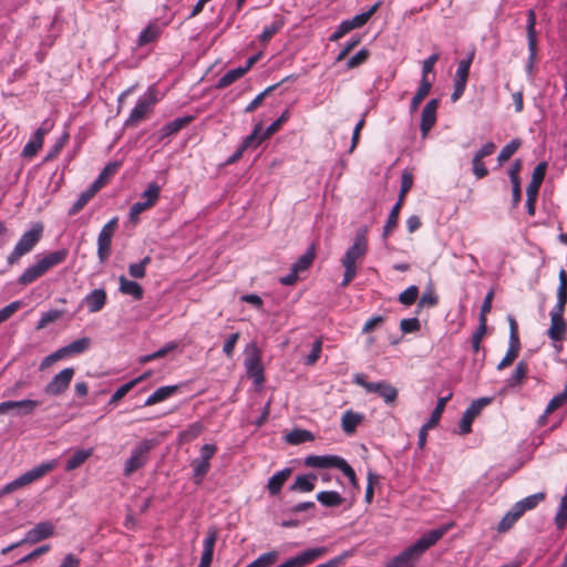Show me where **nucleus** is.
I'll use <instances>...</instances> for the list:
<instances>
[{"label":"nucleus","instance_id":"aec40b11","mask_svg":"<svg viewBox=\"0 0 567 567\" xmlns=\"http://www.w3.org/2000/svg\"><path fill=\"white\" fill-rule=\"evenodd\" d=\"M69 255L66 249H59L52 252L47 254L37 262L40 266L42 272L45 275L52 268L63 264Z\"/></svg>","mask_w":567,"mask_h":567},{"label":"nucleus","instance_id":"09e8293b","mask_svg":"<svg viewBox=\"0 0 567 567\" xmlns=\"http://www.w3.org/2000/svg\"><path fill=\"white\" fill-rule=\"evenodd\" d=\"M159 28L156 24H148L138 35L137 44L144 47L154 42L159 37Z\"/></svg>","mask_w":567,"mask_h":567},{"label":"nucleus","instance_id":"49530a36","mask_svg":"<svg viewBox=\"0 0 567 567\" xmlns=\"http://www.w3.org/2000/svg\"><path fill=\"white\" fill-rule=\"evenodd\" d=\"M247 372L254 378L256 383L264 382V371L258 357H251L246 361Z\"/></svg>","mask_w":567,"mask_h":567},{"label":"nucleus","instance_id":"e433bc0d","mask_svg":"<svg viewBox=\"0 0 567 567\" xmlns=\"http://www.w3.org/2000/svg\"><path fill=\"white\" fill-rule=\"evenodd\" d=\"M316 257L315 245L312 244L292 265L295 271H306L313 262Z\"/></svg>","mask_w":567,"mask_h":567},{"label":"nucleus","instance_id":"f704fd0d","mask_svg":"<svg viewBox=\"0 0 567 567\" xmlns=\"http://www.w3.org/2000/svg\"><path fill=\"white\" fill-rule=\"evenodd\" d=\"M262 125L261 123H258L255 125L252 132L247 135L244 141L241 142V146L245 150H248L250 147H258L268 137H264V133L261 134Z\"/></svg>","mask_w":567,"mask_h":567},{"label":"nucleus","instance_id":"c85d7f7f","mask_svg":"<svg viewBox=\"0 0 567 567\" xmlns=\"http://www.w3.org/2000/svg\"><path fill=\"white\" fill-rule=\"evenodd\" d=\"M316 481V474L298 475L295 480V483L290 486V491L300 493L312 492L315 489Z\"/></svg>","mask_w":567,"mask_h":567},{"label":"nucleus","instance_id":"58836bf2","mask_svg":"<svg viewBox=\"0 0 567 567\" xmlns=\"http://www.w3.org/2000/svg\"><path fill=\"white\" fill-rule=\"evenodd\" d=\"M403 203L404 202H400V199H398V202L395 203V205L392 207L390 214H389V217H388V220L384 225V228H383V237L386 238L390 236V234L393 231V229L396 227L398 225V220H399V215H400V210L403 206Z\"/></svg>","mask_w":567,"mask_h":567},{"label":"nucleus","instance_id":"f8f14e48","mask_svg":"<svg viewBox=\"0 0 567 567\" xmlns=\"http://www.w3.org/2000/svg\"><path fill=\"white\" fill-rule=\"evenodd\" d=\"M117 227V218L111 219L101 229L97 237V257L100 262H105L111 256L112 238Z\"/></svg>","mask_w":567,"mask_h":567},{"label":"nucleus","instance_id":"72a5a7b5","mask_svg":"<svg viewBox=\"0 0 567 567\" xmlns=\"http://www.w3.org/2000/svg\"><path fill=\"white\" fill-rule=\"evenodd\" d=\"M317 501L326 507H338L343 503V497L336 491L319 492L316 496Z\"/></svg>","mask_w":567,"mask_h":567},{"label":"nucleus","instance_id":"39448f33","mask_svg":"<svg viewBox=\"0 0 567 567\" xmlns=\"http://www.w3.org/2000/svg\"><path fill=\"white\" fill-rule=\"evenodd\" d=\"M55 467L56 461H50L31 468L30 471L20 475L18 478L6 484L3 486L4 495L11 494L29 484H32L33 482L42 478L43 476L52 472Z\"/></svg>","mask_w":567,"mask_h":567},{"label":"nucleus","instance_id":"ea45409f","mask_svg":"<svg viewBox=\"0 0 567 567\" xmlns=\"http://www.w3.org/2000/svg\"><path fill=\"white\" fill-rule=\"evenodd\" d=\"M362 416L358 413H354L352 411H347L341 419V426L342 430L347 434L354 433L357 426L361 423Z\"/></svg>","mask_w":567,"mask_h":567},{"label":"nucleus","instance_id":"bb28decb","mask_svg":"<svg viewBox=\"0 0 567 567\" xmlns=\"http://www.w3.org/2000/svg\"><path fill=\"white\" fill-rule=\"evenodd\" d=\"M194 116L187 115L183 117H177L173 120L172 122H168L165 124L162 130V137H167L174 134H177L179 131L185 128L187 125H189L194 121Z\"/></svg>","mask_w":567,"mask_h":567},{"label":"nucleus","instance_id":"864d4df0","mask_svg":"<svg viewBox=\"0 0 567 567\" xmlns=\"http://www.w3.org/2000/svg\"><path fill=\"white\" fill-rule=\"evenodd\" d=\"M285 80L281 81V83L284 82ZM280 85V82L279 83H276L274 85H270L268 86L266 90H264L261 93H259L246 107H245V112L246 113H252L254 111H256L261 104L262 102L265 101V99L271 93L274 92L278 86Z\"/></svg>","mask_w":567,"mask_h":567},{"label":"nucleus","instance_id":"473e14b6","mask_svg":"<svg viewBox=\"0 0 567 567\" xmlns=\"http://www.w3.org/2000/svg\"><path fill=\"white\" fill-rule=\"evenodd\" d=\"M120 166H121V164L118 162L109 163L103 168V171L100 173L99 177L91 185V187L94 188L96 192H99L102 187L105 186V184L107 183L109 178L111 176H113L114 174H116V172L118 171Z\"/></svg>","mask_w":567,"mask_h":567},{"label":"nucleus","instance_id":"bf43d9fd","mask_svg":"<svg viewBox=\"0 0 567 567\" xmlns=\"http://www.w3.org/2000/svg\"><path fill=\"white\" fill-rule=\"evenodd\" d=\"M312 439V435L307 430H293L287 436L288 443L298 445Z\"/></svg>","mask_w":567,"mask_h":567},{"label":"nucleus","instance_id":"4be33fe9","mask_svg":"<svg viewBox=\"0 0 567 567\" xmlns=\"http://www.w3.org/2000/svg\"><path fill=\"white\" fill-rule=\"evenodd\" d=\"M340 458L337 455H309L305 458V465L313 468H337Z\"/></svg>","mask_w":567,"mask_h":567},{"label":"nucleus","instance_id":"c756f323","mask_svg":"<svg viewBox=\"0 0 567 567\" xmlns=\"http://www.w3.org/2000/svg\"><path fill=\"white\" fill-rule=\"evenodd\" d=\"M120 291L123 295L132 296L135 300H141L144 296V290L140 284L126 279L124 276L120 277Z\"/></svg>","mask_w":567,"mask_h":567},{"label":"nucleus","instance_id":"412c9836","mask_svg":"<svg viewBox=\"0 0 567 567\" xmlns=\"http://www.w3.org/2000/svg\"><path fill=\"white\" fill-rule=\"evenodd\" d=\"M69 255L66 249H59L52 252L47 254L37 262L40 266L42 272L45 275L52 268L63 264Z\"/></svg>","mask_w":567,"mask_h":567},{"label":"nucleus","instance_id":"6e6d98bb","mask_svg":"<svg viewBox=\"0 0 567 567\" xmlns=\"http://www.w3.org/2000/svg\"><path fill=\"white\" fill-rule=\"evenodd\" d=\"M192 467L194 471L195 482L199 484L205 477V475L208 473L210 464L206 461L196 458L192 462Z\"/></svg>","mask_w":567,"mask_h":567},{"label":"nucleus","instance_id":"6e6552de","mask_svg":"<svg viewBox=\"0 0 567 567\" xmlns=\"http://www.w3.org/2000/svg\"><path fill=\"white\" fill-rule=\"evenodd\" d=\"M152 447V441L144 440L132 450L131 456L124 464L123 475L125 477H130L146 465Z\"/></svg>","mask_w":567,"mask_h":567},{"label":"nucleus","instance_id":"37998d69","mask_svg":"<svg viewBox=\"0 0 567 567\" xmlns=\"http://www.w3.org/2000/svg\"><path fill=\"white\" fill-rule=\"evenodd\" d=\"M559 285L557 288V302L555 306L566 307L567 306V271L560 269L558 272Z\"/></svg>","mask_w":567,"mask_h":567},{"label":"nucleus","instance_id":"5fc2aeb1","mask_svg":"<svg viewBox=\"0 0 567 567\" xmlns=\"http://www.w3.org/2000/svg\"><path fill=\"white\" fill-rule=\"evenodd\" d=\"M379 7H380V3L377 2L367 12L357 14L352 19H349L348 21L350 22L352 29L363 27L370 20V18L377 12Z\"/></svg>","mask_w":567,"mask_h":567},{"label":"nucleus","instance_id":"f257e3e1","mask_svg":"<svg viewBox=\"0 0 567 567\" xmlns=\"http://www.w3.org/2000/svg\"><path fill=\"white\" fill-rule=\"evenodd\" d=\"M445 528L432 529L422 535L414 544L393 557L385 567H415L423 554L434 546L445 534Z\"/></svg>","mask_w":567,"mask_h":567},{"label":"nucleus","instance_id":"cd10ccee","mask_svg":"<svg viewBox=\"0 0 567 567\" xmlns=\"http://www.w3.org/2000/svg\"><path fill=\"white\" fill-rule=\"evenodd\" d=\"M44 134L45 132L41 127L35 131L33 137L24 145L22 150L23 157L31 158L37 155L43 145Z\"/></svg>","mask_w":567,"mask_h":567},{"label":"nucleus","instance_id":"4468645a","mask_svg":"<svg viewBox=\"0 0 567 567\" xmlns=\"http://www.w3.org/2000/svg\"><path fill=\"white\" fill-rule=\"evenodd\" d=\"M491 398H481L473 401L470 406L465 410L461 422H460V432L461 434H468L472 431V424L475 417L481 413V411L491 404Z\"/></svg>","mask_w":567,"mask_h":567},{"label":"nucleus","instance_id":"a19ab883","mask_svg":"<svg viewBox=\"0 0 567 567\" xmlns=\"http://www.w3.org/2000/svg\"><path fill=\"white\" fill-rule=\"evenodd\" d=\"M439 305V296L433 286H429L417 302V312L423 308H434Z\"/></svg>","mask_w":567,"mask_h":567},{"label":"nucleus","instance_id":"338daca9","mask_svg":"<svg viewBox=\"0 0 567 567\" xmlns=\"http://www.w3.org/2000/svg\"><path fill=\"white\" fill-rule=\"evenodd\" d=\"M91 339L87 337L80 338L68 344L70 354H79L86 351L90 348Z\"/></svg>","mask_w":567,"mask_h":567},{"label":"nucleus","instance_id":"7c9ffc66","mask_svg":"<svg viewBox=\"0 0 567 567\" xmlns=\"http://www.w3.org/2000/svg\"><path fill=\"white\" fill-rule=\"evenodd\" d=\"M546 497L545 493H536L533 495H529L517 503H515V509L523 516L525 512L534 509L538 506L540 502H543Z\"/></svg>","mask_w":567,"mask_h":567},{"label":"nucleus","instance_id":"5701e85b","mask_svg":"<svg viewBox=\"0 0 567 567\" xmlns=\"http://www.w3.org/2000/svg\"><path fill=\"white\" fill-rule=\"evenodd\" d=\"M291 474H292V470L290 467H286L284 470L277 472L276 474H274L269 478L268 484H267V489H268L269 494L272 496L278 495L281 492L282 486L290 478Z\"/></svg>","mask_w":567,"mask_h":567},{"label":"nucleus","instance_id":"1a4fd4ad","mask_svg":"<svg viewBox=\"0 0 567 567\" xmlns=\"http://www.w3.org/2000/svg\"><path fill=\"white\" fill-rule=\"evenodd\" d=\"M161 187L157 183H151L147 188L142 193V200L134 203L130 209V220L136 223L140 215L145 210L152 208L159 198Z\"/></svg>","mask_w":567,"mask_h":567},{"label":"nucleus","instance_id":"f03ea898","mask_svg":"<svg viewBox=\"0 0 567 567\" xmlns=\"http://www.w3.org/2000/svg\"><path fill=\"white\" fill-rule=\"evenodd\" d=\"M368 251V239L367 229H360L354 236V241L351 247L348 248L344 256L341 259V264L344 267L343 279L341 287H348L350 282L357 276V260L362 259Z\"/></svg>","mask_w":567,"mask_h":567},{"label":"nucleus","instance_id":"8fccbe9b","mask_svg":"<svg viewBox=\"0 0 567 567\" xmlns=\"http://www.w3.org/2000/svg\"><path fill=\"white\" fill-rule=\"evenodd\" d=\"M451 398L452 394H449L447 396L440 398L437 400L436 406L433 410L430 420L426 422L427 427H435L439 424L442 414L445 410L446 403L450 401Z\"/></svg>","mask_w":567,"mask_h":567},{"label":"nucleus","instance_id":"6ab92c4d","mask_svg":"<svg viewBox=\"0 0 567 567\" xmlns=\"http://www.w3.org/2000/svg\"><path fill=\"white\" fill-rule=\"evenodd\" d=\"M218 538V530L215 527H212L207 530L206 537L203 542V553L200 557V563L198 567H210L215 544Z\"/></svg>","mask_w":567,"mask_h":567},{"label":"nucleus","instance_id":"a18cd8bd","mask_svg":"<svg viewBox=\"0 0 567 567\" xmlns=\"http://www.w3.org/2000/svg\"><path fill=\"white\" fill-rule=\"evenodd\" d=\"M96 193L97 192L90 186V188L83 192L79 196L78 200L71 206V208L69 209V215L74 216L78 213H80L84 208V206L94 197Z\"/></svg>","mask_w":567,"mask_h":567},{"label":"nucleus","instance_id":"ddd939ff","mask_svg":"<svg viewBox=\"0 0 567 567\" xmlns=\"http://www.w3.org/2000/svg\"><path fill=\"white\" fill-rule=\"evenodd\" d=\"M328 553V548L313 547L299 553L298 555L290 557L286 561L281 563L277 567H307L313 561L318 560Z\"/></svg>","mask_w":567,"mask_h":567},{"label":"nucleus","instance_id":"9b49d317","mask_svg":"<svg viewBox=\"0 0 567 567\" xmlns=\"http://www.w3.org/2000/svg\"><path fill=\"white\" fill-rule=\"evenodd\" d=\"M474 54V51L470 52L468 56L466 59L461 60L457 64V70L454 79V89L451 95L452 102H456L457 100H460L465 92Z\"/></svg>","mask_w":567,"mask_h":567},{"label":"nucleus","instance_id":"4d7b16f0","mask_svg":"<svg viewBox=\"0 0 567 567\" xmlns=\"http://www.w3.org/2000/svg\"><path fill=\"white\" fill-rule=\"evenodd\" d=\"M419 297V288L414 285L408 287L399 295L398 300L404 306H412Z\"/></svg>","mask_w":567,"mask_h":567},{"label":"nucleus","instance_id":"dca6fc26","mask_svg":"<svg viewBox=\"0 0 567 567\" xmlns=\"http://www.w3.org/2000/svg\"><path fill=\"white\" fill-rule=\"evenodd\" d=\"M54 534V525L51 522H40L33 528L27 532L21 543L37 544Z\"/></svg>","mask_w":567,"mask_h":567},{"label":"nucleus","instance_id":"3c124183","mask_svg":"<svg viewBox=\"0 0 567 567\" xmlns=\"http://www.w3.org/2000/svg\"><path fill=\"white\" fill-rule=\"evenodd\" d=\"M520 145L522 141L519 138H514L508 144H506L497 156L498 164L503 165L505 162H507L518 151Z\"/></svg>","mask_w":567,"mask_h":567},{"label":"nucleus","instance_id":"a878e982","mask_svg":"<svg viewBox=\"0 0 567 567\" xmlns=\"http://www.w3.org/2000/svg\"><path fill=\"white\" fill-rule=\"evenodd\" d=\"M179 390V385H165L155 390L145 401L144 406H151L171 398Z\"/></svg>","mask_w":567,"mask_h":567},{"label":"nucleus","instance_id":"13d9d810","mask_svg":"<svg viewBox=\"0 0 567 567\" xmlns=\"http://www.w3.org/2000/svg\"><path fill=\"white\" fill-rule=\"evenodd\" d=\"M150 262L151 257L146 256L140 262L130 265L128 272L131 277L136 279L144 278L146 274V267L150 265Z\"/></svg>","mask_w":567,"mask_h":567},{"label":"nucleus","instance_id":"603ef678","mask_svg":"<svg viewBox=\"0 0 567 567\" xmlns=\"http://www.w3.org/2000/svg\"><path fill=\"white\" fill-rule=\"evenodd\" d=\"M282 27L284 20L281 18H277L274 22L264 28L259 35V41L262 43L269 42L271 38L281 30Z\"/></svg>","mask_w":567,"mask_h":567},{"label":"nucleus","instance_id":"0eeeda50","mask_svg":"<svg viewBox=\"0 0 567 567\" xmlns=\"http://www.w3.org/2000/svg\"><path fill=\"white\" fill-rule=\"evenodd\" d=\"M354 383L369 393L378 394L388 405H394L398 399V389L386 381L369 382L364 374H357L354 375Z\"/></svg>","mask_w":567,"mask_h":567},{"label":"nucleus","instance_id":"69168bd1","mask_svg":"<svg viewBox=\"0 0 567 567\" xmlns=\"http://www.w3.org/2000/svg\"><path fill=\"white\" fill-rule=\"evenodd\" d=\"M400 329L403 334L414 333L421 330V322L416 317L405 318L400 321Z\"/></svg>","mask_w":567,"mask_h":567},{"label":"nucleus","instance_id":"b1692460","mask_svg":"<svg viewBox=\"0 0 567 567\" xmlns=\"http://www.w3.org/2000/svg\"><path fill=\"white\" fill-rule=\"evenodd\" d=\"M106 292L104 289H94L84 298V303L87 306V310L91 313L101 311L106 303Z\"/></svg>","mask_w":567,"mask_h":567},{"label":"nucleus","instance_id":"c9c22d12","mask_svg":"<svg viewBox=\"0 0 567 567\" xmlns=\"http://www.w3.org/2000/svg\"><path fill=\"white\" fill-rule=\"evenodd\" d=\"M93 454V449L89 450H78L73 453V455L68 460L65 464V471H74L80 467L85 461Z\"/></svg>","mask_w":567,"mask_h":567},{"label":"nucleus","instance_id":"052dcab7","mask_svg":"<svg viewBox=\"0 0 567 567\" xmlns=\"http://www.w3.org/2000/svg\"><path fill=\"white\" fill-rule=\"evenodd\" d=\"M175 348H176V343L175 342H169L165 347L159 349L158 351H155V352H153L151 354L143 355L140 359V362L141 363H148V362H151L153 360L164 358L168 352L173 351Z\"/></svg>","mask_w":567,"mask_h":567},{"label":"nucleus","instance_id":"680f3d73","mask_svg":"<svg viewBox=\"0 0 567 567\" xmlns=\"http://www.w3.org/2000/svg\"><path fill=\"white\" fill-rule=\"evenodd\" d=\"M175 348H176V343L175 342H169L165 347L159 349L158 351H155V352H153L151 354L143 355L140 359V362L141 363H148V362H151L153 360L164 358L168 352L173 351Z\"/></svg>","mask_w":567,"mask_h":567},{"label":"nucleus","instance_id":"774afa93","mask_svg":"<svg viewBox=\"0 0 567 567\" xmlns=\"http://www.w3.org/2000/svg\"><path fill=\"white\" fill-rule=\"evenodd\" d=\"M370 51L368 49H361L357 54L350 58L347 62V69H355L368 61Z\"/></svg>","mask_w":567,"mask_h":567},{"label":"nucleus","instance_id":"2eb2a0df","mask_svg":"<svg viewBox=\"0 0 567 567\" xmlns=\"http://www.w3.org/2000/svg\"><path fill=\"white\" fill-rule=\"evenodd\" d=\"M75 371L73 368H65L60 371L44 388L48 395H60L68 390Z\"/></svg>","mask_w":567,"mask_h":567},{"label":"nucleus","instance_id":"2f4dec72","mask_svg":"<svg viewBox=\"0 0 567 567\" xmlns=\"http://www.w3.org/2000/svg\"><path fill=\"white\" fill-rule=\"evenodd\" d=\"M205 430V426L202 422L197 421L189 424L185 430L179 432L178 441L182 444L190 443L196 440Z\"/></svg>","mask_w":567,"mask_h":567},{"label":"nucleus","instance_id":"0e129e2a","mask_svg":"<svg viewBox=\"0 0 567 567\" xmlns=\"http://www.w3.org/2000/svg\"><path fill=\"white\" fill-rule=\"evenodd\" d=\"M413 186V174L409 171H404L401 178V188L399 198L400 202H404L406 194L411 190Z\"/></svg>","mask_w":567,"mask_h":567},{"label":"nucleus","instance_id":"c03bdc74","mask_svg":"<svg viewBox=\"0 0 567 567\" xmlns=\"http://www.w3.org/2000/svg\"><path fill=\"white\" fill-rule=\"evenodd\" d=\"M522 517V515L515 509V506H513L501 519L497 532L498 533H506L509 530L515 523Z\"/></svg>","mask_w":567,"mask_h":567},{"label":"nucleus","instance_id":"a211bd4d","mask_svg":"<svg viewBox=\"0 0 567 567\" xmlns=\"http://www.w3.org/2000/svg\"><path fill=\"white\" fill-rule=\"evenodd\" d=\"M526 33L529 52L528 61L533 64L537 54L536 13L533 9L527 11Z\"/></svg>","mask_w":567,"mask_h":567},{"label":"nucleus","instance_id":"e2e57ef3","mask_svg":"<svg viewBox=\"0 0 567 567\" xmlns=\"http://www.w3.org/2000/svg\"><path fill=\"white\" fill-rule=\"evenodd\" d=\"M278 558L279 553L277 550H271L261 554L258 558L254 560L255 567H270L278 560Z\"/></svg>","mask_w":567,"mask_h":567},{"label":"nucleus","instance_id":"f3484780","mask_svg":"<svg viewBox=\"0 0 567 567\" xmlns=\"http://www.w3.org/2000/svg\"><path fill=\"white\" fill-rule=\"evenodd\" d=\"M439 104L440 101L437 99H432L425 104L422 111L420 130L423 138L427 136L429 132L436 123Z\"/></svg>","mask_w":567,"mask_h":567},{"label":"nucleus","instance_id":"4c0bfd02","mask_svg":"<svg viewBox=\"0 0 567 567\" xmlns=\"http://www.w3.org/2000/svg\"><path fill=\"white\" fill-rule=\"evenodd\" d=\"M150 375V373H145L123 385H121L112 395L110 400V404H116L118 401H121L137 383L143 381Z\"/></svg>","mask_w":567,"mask_h":567},{"label":"nucleus","instance_id":"79ce46f5","mask_svg":"<svg viewBox=\"0 0 567 567\" xmlns=\"http://www.w3.org/2000/svg\"><path fill=\"white\" fill-rule=\"evenodd\" d=\"M43 275L44 274L42 272L40 266L38 265V262H35L34 265L28 267L22 272V275L18 279V284L23 285V286L30 285V284L34 282L37 279H39L40 277H42Z\"/></svg>","mask_w":567,"mask_h":567},{"label":"nucleus","instance_id":"de8ad7c7","mask_svg":"<svg viewBox=\"0 0 567 567\" xmlns=\"http://www.w3.org/2000/svg\"><path fill=\"white\" fill-rule=\"evenodd\" d=\"M245 74H246L245 70H243L240 66L229 70L218 80L216 87L219 90L225 89V87L229 86L230 84H233L234 82H236L237 80H239Z\"/></svg>","mask_w":567,"mask_h":567},{"label":"nucleus","instance_id":"20e7f679","mask_svg":"<svg viewBox=\"0 0 567 567\" xmlns=\"http://www.w3.org/2000/svg\"><path fill=\"white\" fill-rule=\"evenodd\" d=\"M55 467L56 461H50L31 468L30 471L20 475L18 478L6 484L3 486L4 495L11 494L29 484H32L33 482L42 478L43 476L52 472Z\"/></svg>","mask_w":567,"mask_h":567},{"label":"nucleus","instance_id":"393cba45","mask_svg":"<svg viewBox=\"0 0 567 567\" xmlns=\"http://www.w3.org/2000/svg\"><path fill=\"white\" fill-rule=\"evenodd\" d=\"M529 368L528 363L524 360H520L513 372V374L506 380V388L515 389L520 388L528 374Z\"/></svg>","mask_w":567,"mask_h":567},{"label":"nucleus","instance_id":"423d86ee","mask_svg":"<svg viewBox=\"0 0 567 567\" xmlns=\"http://www.w3.org/2000/svg\"><path fill=\"white\" fill-rule=\"evenodd\" d=\"M43 233V227L40 224H37L33 226L29 231L24 233L17 245L14 246L13 250L8 256V264L13 265L16 264L22 256L30 252L35 245L40 241Z\"/></svg>","mask_w":567,"mask_h":567},{"label":"nucleus","instance_id":"9d476101","mask_svg":"<svg viewBox=\"0 0 567 567\" xmlns=\"http://www.w3.org/2000/svg\"><path fill=\"white\" fill-rule=\"evenodd\" d=\"M566 307L554 306L549 311L550 326L547 329V337L554 341L561 343L566 339L567 323L564 318Z\"/></svg>","mask_w":567,"mask_h":567},{"label":"nucleus","instance_id":"7ed1b4c3","mask_svg":"<svg viewBox=\"0 0 567 567\" xmlns=\"http://www.w3.org/2000/svg\"><path fill=\"white\" fill-rule=\"evenodd\" d=\"M157 101L156 90L152 86L148 87L146 93L137 100V103L132 109L124 126L136 127L142 121L146 120L153 113Z\"/></svg>","mask_w":567,"mask_h":567}]
</instances>
